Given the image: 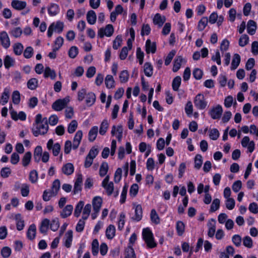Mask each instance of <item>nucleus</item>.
I'll return each instance as SVG.
<instances>
[{
  "label": "nucleus",
  "instance_id": "f257e3e1",
  "mask_svg": "<svg viewBox=\"0 0 258 258\" xmlns=\"http://www.w3.org/2000/svg\"><path fill=\"white\" fill-rule=\"evenodd\" d=\"M142 236L148 248H153L156 247L157 243L154 240L153 234L149 228L143 229Z\"/></svg>",
  "mask_w": 258,
  "mask_h": 258
},
{
  "label": "nucleus",
  "instance_id": "f03ea898",
  "mask_svg": "<svg viewBox=\"0 0 258 258\" xmlns=\"http://www.w3.org/2000/svg\"><path fill=\"white\" fill-rule=\"evenodd\" d=\"M48 130V120L46 117L43 118V123L37 125L35 128H32V133L35 137L40 135L46 134Z\"/></svg>",
  "mask_w": 258,
  "mask_h": 258
},
{
  "label": "nucleus",
  "instance_id": "7ed1b4c3",
  "mask_svg": "<svg viewBox=\"0 0 258 258\" xmlns=\"http://www.w3.org/2000/svg\"><path fill=\"white\" fill-rule=\"evenodd\" d=\"M194 104L195 106L200 110L204 109L207 106V102L205 100L204 95L201 93L196 96Z\"/></svg>",
  "mask_w": 258,
  "mask_h": 258
},
{
  "label": "nucleus",
  "instance_id": "20e7f679",
  "mask_svg": "<svg viewBox=\"0 0 258 258\" xmlns=\"http://www.w3.org/2000/svg\"><path fill=\"white\" fill-rule=\"evenodd\" d=\"M69 101L67 97L57 99L52 104V108L55 111H61L67 106Z\"/></svg>",
  "mask_w": 258,
  "mask_h": 258
},
{
  "label": "nucleus",
  "instance_id": "39448f33",
  "mask_svg": "<svg viewBox=\"0 0 258 258\" xmlns=\"http://www.w3.org/2000/svg\"><path fill=\"white\" fill-rule=\"evenodd\" d=\"M114 32V28L112 25L108 24L105 28H101L98 32V36L102 38L104 36L110 37Z\"/></svg>",
  "mask_w": 258,
  "mask_h": 258
},
{
  "label": "nucleus",
  "instance_id": "423d86ee",
  "mask_svg": "<svg viewBox=\"0 0 258 258\" xmlns=\"http://www.w3.org/2000/svg\"><path fill=\"white\" fill-rule=\"evenodd\" d=\"M128 168L129 163L126 162L121 167L116 169L114 177H121L122 175L126 177L128 173Z\"/></svg>",
  "mask_w": 258,
  "mask_h": 258
},
{
  "label": "nucleus",
  "instance_id": "0eeeda50",
  "mask_svg": "<svg viewBox=\"0 0 258 258\" xmlns=\"http://www.w3.org/2000/svg\"><path fill=\"white\" fill-rule=\"evenodd\" d=\"M223 109L220 105L213 107L209 112V115L213 119H219L222 114Z\"/></svg>",
  "mask_w": 258,
  "mask_h": 258
},
{
  "label": "nucleus",
  "instance_id": "6e6552de",
  "mask_svg": "<svg viewBox=\"0 0 258 258\" xmlns=\"http://www.w3.org/2000/svg\"><path fill=\"white\" fill-rule=\"evenodd\" d=\"M241 143L243 147L247 148L249 152L252 153L254 151L255 147L254 142L253 141H250L248 137H244L241 140Z\"/></svg>",
  "mask_w": 258,
  "mask_h": 258
},
{
  "label": "nucleus",
  "instance_id": "1a4fd4ad",
  "mask_svg": "<svg viewBox=\"0 0 258 258\" xmlns=\"http://www.w3.org/2000/svg\"><path fill=\"white\" fill-rule=\"evenodd\" d=\"M109 178H104L102 182V186L106 190L108 196H111L114 190V184L109 181Z\"/></svg>",
  "mask_w": 258,
  "mask_h": 258
},
{
  "label": "nucleus",
  "instance_id": "9d476101",
  "mask_svg": "<svg viewBox=\"0 0 258 258\" xmlns=\"http://www.w3.org/2000/svg\"><path fill=\"white\" fill-rule=\"evenodd\" d=\"M0 40L2 45L6 49L9 48L10 46V40L7 33L6 31H3L0 34Z\"/></svg>",
  "mask_w": 258,
  "mask_h": 258
},
{
  "label": "nucleus",
  "instance_id": "9b49d317",
  "mask_svg": "<svg viewBox=\"0 0 258 258\" xmlns=\"http://www.w3.org/2000/svg\"><path fill=\"white\" fill-rule=\"evenodd\" d=\"M10 114L11 118L15 121H17L18 119L24 121L26 119V114L23 111H20L18 114L17 111L13 110H11Z\"/></svg>",
  "mask_w": 258,
  "mask_h": 258
},
{
  "label": "nucleus",
  "instance_id": "f8f14e48",
  "mask_svg": "<svg viewBox=\"0 0 258 258\" xmlns=\"http://www.w3.org/2000/svg\"><path fill=\"white\" fill-rule=\"evenodd\" d=\"M83 137V133L81 130L78 131L74 138L73 143V149L75 150L77 149L82 140Z\"/></svg>",
  "mask_w": 258,
  "mask_h": 258
},
{
  "label": "nucleus",
  "instance_id": "ddd939ff",
  "mask_svg": "<svg viewBox=\"0 0 258 258\" xmlns=\"http://www.w3.org/2000/svg\"><path fill=\"white\" fill-rule=\"evenodd\" d=\"M61 171L65 175L67 176L70 175L74 172V165L71 163H67L63 165L61 168Z\"/></svg>",
  "mask_w": 258,
  "mask_h": 258
},
{
  "label": "nucleus",
  "instance_id": "4468645a",
  "mask_svg": "<svg viewBox=\"0 0 258 258\" xmlns=\"http://www.w3.org/2000/svg\"><path fill=\"white\" fill-rule=\"evenodd\" d=\"M59 12V7L57 4L51 3L48 7V13L50 16L56 15Z\"/></svg>",
  "mask_w": 258,
  "mask_h": 258
},
{
  "label": "nucleus",
  "instance_id": "2eb2a0df",
  "mask_svg": "<svg viewBox=\"0 0 258 258\" xmlns=\"http://www.w3.org/2000/svg\"><path fill=\"white\" fill-rule=\"evenodd\" d=\"M36 226L34 224H32L30 225L27 232V238L30 240H33L36 236Z\"/></svg>",
  "mask_w": 258,
  "mask_h": 258
},
{
  "label": "nucleus",
  "instance_id": "dca6fc26",
  "mask_svg": "<svg viewBox=\"0 0 258 258\" xmlns=\"http://www.w3.org/2000/svg\"><path fill=\"white\" fill-rule=\"evenodd\" d=\"M247 31L249 34L252 35L255 34L256 30V23L255 21L250 20L247 22Z\"/></svg>",
  "mask_w": 258,
  "mask_h": 258
},
{
  "label": "nucleus",
  "instance_id": "f3484780",
  "mask_svg": "<svg viewBox=\"0 0 258 258\" xmlns=\"http://www.w3.org/2000/svg\"><path fill=\"white\" fill-rule=\"evenodd\" d=\"M156 51V45L155 42L151 43L150 39H147L146 42V53L149 54L150 52L152 53H155Z\"/></svg>",
  "mask_w": 258,
  "mask_h": 258
},
{
  "label": "nucleus",
  "instance_id": "a211bd4d",
  "mask_svg": "<svg viewBox=\"0 0 258 258\" xmlns=\"http://www.w3.org/2000/svg\"><path fill=\"white\" fill-rule=\"evenodd\" d=\"M115 227L113 225H109L105 231L106 236L108 239H112L115 235Z\"/></svg>",
  "mask_w": 258,
  "mask_h": 258
},
{
  "label": "nucleus",
  "instance_id": "6ab92c4d",
  "mask_svg": "<svg viewBox=\"0 0 258 258\" xmlns=\"http://www.w3.org/2000/svg\"><path fill=\"white\" fill-rule=\"evenodd\" d=\"M64 245L67 248H70L73 240V231L69 230L65 234Z\"/></svg>",
  "mask_w": 258,
  "mask_h": 258
},
{
  "label": "nucleus",
  "instance_id": "aec40b11",
  "mask_svg": "<svg viewBox=\"0 0 258 258\" xmlns=\"http://www.w3.org/2000/svg\"><path fill=\"white\" fill-rule=\"evenodd\" d=\"M102 203V199L100 197H95L92 201L93 211L99 212Z\"/></svg>",
  "mask_w": 258,
  "mask_h": 258
},
{
  "label": "nucleus",
  "instance_id": "412c9836",
  "mask_svg": "<svg viewBox=\"0 0 258 258\" xmlns=\"http://www.w3.org/2000/svg\"><path fill=\"white\" fill-rule=\"evenodd\" d=\"M144 72L145 75L148 77H150L153 75V68L150 62H146L144 63Z\"/></svg>",
  "mask_w": 258,
  "mask_h": 258
},
{
  "label": "nucleus",
  "instance_id": "4be33fe9",
  "mask_svg": "<svg viewBox=\"0 0 258 258\" xmlns=\"http://www.w3.org/2000/svg\"><path fill=\"white\" fill-rule=\"evenodd\" d=\"M11 5L15 9L20 11L26 8V3L23 1H13Z\"/></svg>",
  "mask_w": 258,
  "mask_h": 258
},
{
  "label": "nucleus",
  "instance_id": "5701e85b",
  "mask_svg": "<svg viewBox=\"0 0 258 258\" xmlns=\"http://www.w3.org/2000/svg\"><path fill=\"white\" fill-rule=\"evenodd\" d=\"M87 20L88 23L93 25L96 21V15L93 10H90L88 12L86 16Z\"/></svg>",
  "mask_w": 258,
  "mask_h": 258
},
{
  "label": "nucleus",
  "instance_id": "b1692460",
  "mask_svg": "<svg viewBox=\"0 0 258 258\" xmlns=\"http://www.w3.org/2000/svg\"><path fill=\"white\" fill-rule=\"evenodd\" d=\"M135 215L132 219L136 221H140L143 217V211L141 205H138L135 208Z\"/></svg>",
  "mask_w": 258,
  "mask_h": 258
},
{
  "label": "nucleus",
  "instance_id": "393cba45",
  "mask_svg": "<svg viewBox=\"0 0 258 258\" xmlns=\"http://www.w3.org/2000/svg\"><path fill=\"white\" fill-rule=\"evenodd\" d=\"M73 210V207L71 205H67L62 212L60 213V216L62 218H66L72 214Z\"/></svg>",
  "mask_w": 258,
  "mask_h": 258
},
{
  "label": "nucleus",
  "instance_id": "a878e982",
  "mask_svg": "<svg viewBox=\"0 0 258 258\" xmlns=\"http://www.w3.org/2000/svg\"><path fill=\"white\" fill-rule=\"evenodd\" d=\"M240 62V56L238 53L233 55L231 64V69L232 70L237 68Z\"/></svg>",
  "mask_w": 258,
  "mask_h": 258
},
{
  "label": "nucleus",
  "instance_id": "bb28decb",
  "mask_svg": "<svg viewBox=\"0 0 258 258\" xmlns=\"http://www.w3.org/2000/svg\"><path fill=\"white\" fill-rule=\"evenodd\" d=\"M96 95L92 92H89L86 96V103L88 106H92L95 102Z\"/></svg>",
  "mask_w": 258,
  "mask_h": 258
},
{
  "label": "nucleus",
  "instance_id": "cd10ccee",
  "mask_svg": "<svg viewBox=\"0 0 258 258\" xmlns=\"http://www.w3.org/2000/svg\"><path fill=\"white\" fill-rule=\"evenodd\" d=\"M98 132V128L97 126H94L92 127L88 134V140L90 142H93L97 135Z\"/></svg>",
  "mask_w": 258,
  "mask_h": 258
},
{
  "label": "nucleus",
  "instance_id": "c85d7f7f",
  "mask_svg": "<svg viewBox=\"0 0 258 258\" xmlns=\"http://www.w3.org/2000/svg\"><path fill=\"white\" fill-rule=\"evenodd\" d=\"M183 58L181 56H178L174 60L172 71L173 72H177L181 67Z\"/></svg>",
  "mask_w": 258,
  "mask_h": 258
},
{
  "label": "nucleus",
  "instance_id": "c756f323",
  "mask_svg": "<svg viewBox=\"0 0 258 258\" xmlns=\"http://www.w3.org/2000/svg\"><path fill=\"white\" fill-rule=\"evenodd\" d=\"M56 73L54 70L51 69L49 67H46L45 68L44 72V78L50 77L51 79L54 80L56 77Z\"/></svg>",
  "mask_w": 258,
  "mask_h": 258
},
{
  "label": "nucleus",
  "instance_id": "7c9ffc66",
  "mask_svg": "<svg viewBox=\"0 0 258 258\" xmlns=\"http://www.w3.org/2000/svg\"><path fill=\"white\" fill-rule=\"evenodd\" d=\"M4 63L5 68L9 69L10 67L14 66L15 60L10 55H7L4 59Z\"/></svg>",
  "mask_w": 258,
  "mask_h": 258
},
{
  "label": "nucleus",
  "instance_id": "2f4dec72",
  "mask_svg": "<svg viewBox=\"0 0 258 258\" xmlns=\"http://www.w3.org/2000/svg\"><path fill=\"white\" fill-rule=\"evenodd\" d=\"M115 81L112 76L108 75L105 79V84L108 89L113 88L115 87Z\"/></svg>",
  "mask_w": 258,
  "mask_h": 258
},
{
  "label": "nucleus",
  "instance_id": "473e14b6",
  "mask_svg": "<svg viewBox=\"0 0 258 258\" xmlns=\"http://www.w3.org/2000/svg\"><path fill=\"white\" fill-rule=\"evenodd\" d=\"M49 220L48 219H44L41 223L39 227V231L40 233L45 234L47 231L48 228V225L49 224Z\"/></svg>",
  "mask_w": 258,
  "mask_h": 258
},
{
  "label": "nucleus",
  "instance_id": "72a5a7b5",
  "mask_svg": "<svg viewBox=\"0 0 258 258\" xmlns=\"http://www.w3.org/2000/svg\"><path fill=\"white\" fill-rule=\"evenodd\" d=\"M125 258H136L134 248L132 245H128L125 250Z\"/></svg>",
  "mask_w": 258,
  "mask_h": 258
},
{
  "label": "nucleus",
  "instance_id": "f704fd0d",
  "mask_svg": "<svg viewBox=\"0 0 258 258\" xmlns=\"http://www.w3.org/2000/svg\"><path fill=\"white\" fill-rule=\"evenodd\" d=\"M208 19L207 17H203L199 21L198 25V29L199 31H202L206 28L208 24Z\"/></svg>",
  "mask_w": 258,
  "mask_h": 258
},
{
  "label": "nucleus",
  "instance_id": "c9c22d12",
  "mask_svg": "<svg viewBox=\"0 0 258 258\" xmlns=\"http://www.w3.org/2000/svg\"><path fill=\"white\" fill-rule=\"evenodd\" d=\"M83 178H77L74 184L73 194L76 195L82 190V184L83 182Z\"/></svg>",
  "mask_w": 258,
  "mask_h": 258
},
{
  "label": "nucleus",
  "instance_id": "e433bc0d",
  "mask_svg": "<svg viewBox=\"0 0 258 258\" xmlns=\"http://www.w3.org/2000/svg\"><path fill=\"white\" fill-rule=\"evenodd\" d=\"M10 96V91L9 89L6 88L4 89V92L2 94L1 97V103L3 105H5L8 103Z\"/></svg>",
  "mask_w": 258,
  "mask_h": 258
},
{
  "label": "nucleus",
  "instance_id": "4c0bfd02",
  "mask_svg": "<svg viewBox=\"0 0 258 258\" xmlns=\"http://www.w3.org/2000/svg\"><path fill=\"white\" fill-rule=\"evenodd\" d=\"M109 127V123L106 119H104L101 123L99 128V134L101 135H104Z\"/></svg>",
  "mask_w": 258,
  "mask_h": 258
},
{
  "label": "nucleus",
  "instance_id": "58836bf2",
  "mask_svg": "<svg viewBox=\"0 0 258 258\" xmlns=\"http://www.w3.org/2000/svg\"><path fill=\"white\" fill-rule=\"evenodd\" d=\"M16 220L17 230H22L24 227V221L22 219L21 214H18L16 215Z\"/></svg>",
  "mask_w": 258,
  "mask_h": 258
},
{
  "label": "nucleus",
  "instance_id": "ea45409f",
  "mask_svg": "<svg viewBox=\"0 0 258 258\" xmlns=\"http://www.w3.org/2000/svg\"><path fill=\"white\" fill-rule=\"evenodd\" d=\"M181 79L180 76H176L175 77L172 83V89L174 91H177L179 89V87L181 84Z\"/></svg>",
  "mask_w": 258,
  "mask_h": 258
},
{
  "label": "nucleus",
  "instance_id": "a19ab883",
  "mask_svg": "<svg viewBox=\"0 0 258 258\" xmlns=\"http://www.w3.org/2000/svg\"><path fill=\"white\" fill-rule=\"evenodd\" d=\"M165 21V17H164V19H163L160 14L159 13L156 14L153 18V23L156 25H158L159 27H161L164 24Z\"/></svg>",
  "mask_w": 258,
  "mask_h": 258
},
{
  "label": "nucleus",
  "instance_id": "79ce46f5",
  "mask_svg": "<svg viewBox=\"0 0 258 258\" xmlns=\"http://www.w3.org/2000/svg\"><path fill=\"white\" fill-rule=\"evenodd\" d=\"M176 229L177 234L179 236H181L184 232L185 225L184 223L181 221H177L176 224Z\"/></svg>",
  "mask_w": 258,
  "mask_h": 258
},
{
  "label": "nucleus",
  "instance_id": "37998d69",
  "mask_svg": "<svg viewBox=\"0 0 258 258\" xmlns=\"http://www.w3.org/2000/svg\"><path fill=\"white\" fill-rule=\"evenodd\" d=\"M108 170V164L106 162H103L100 167L99 175L100 176H104Z\"/></svg>",
  "mask_w": 258,
  "mask_h": 258
},
{
  "label": "nucleus",
  "instance_id": "c03bdc74",
  "mask_svg": "<svg viewBox=\"0 0 258 258\" xmlns=\"http://www.w3.org/2000/svg\"><path fill=\"white\" fill-rule=\"evenodd\" d=\"M23 45L21 43H16L13 45L14 53L17 55H21L23 50Z\"/></svg>",
  "mask_w": 258,
  "mask_h": 258
},
{
  "label": "nucleus",
  "instance_id": "a18cd8bd",
  "mask_svg": "<svg viewBox=\"0 0 258 258\" xmlns=\"http://www.w3.org/2000/svg\"><path fill=\"white\" fill-rule=\"evenodd\" d=\"M125 215L124 213H121L119 215V220L118 221V229L121 231L124 227L125 224Z\"/></svg>",
  "mask_w": 258,
  "mask_h": 258
},
{
  "label": "nucleus",
  "instance_id": "49530a36",
  "mask_svg": "<svg viewBox=\"0 0 258 258\" xmlns=\"http://www.w3.org/2000/svg\"><path fill=\"white\" fill-rule=\"evenodd\" d=\"M56 195L54 194L51 190H45L43 191L42 195V199L44 201H48L50 200V198L52 197L55 196Z\"/></svg>",
  "mask_w": 258,
  "mask_h": 258
},
{
  "label": "nucleus",
  "instance_id": "de8ad7c7",
  "mask_svg": "<svg viewBox=\"0 0 258 258\" xmlns=\"http://www.w3.org/2000/svg\"><path fill=\"white\" fill-rule=\"evenodd\" d=\"M119 79L121 83H124L128 81L129 79V74L127 70L121 71L119 75Z\"/></svg>",
  "mask_w": 258,
  "mask_h": 258
},
{
  "label": "nucleus",
  "instance_id": "09e8293b",
  "mask_svg": "<svg viewBox=\"0 0 258 258\" xmlns=\"http://www.w3.org/2000/svg\"><path fill=\"white\" fill-rule=\"evenodd\" d=\"M84 203L83 201H80L75 207L74 211V216L76 217L80 216L81 211L83 209Z\"/></svg>",
  "mask_w": 258,
  "mask_h": 258
},
{
  "label": "nucleus",
  "instance_id": "8fccbe9b",
  "mask_svg": "<svg viewBox=\"0 0 258 258\" xmlns=\"http://www.w3.org/2000/svg\"><path fill=\"white\" fill-rule=\"evenodd\" d=\"M209 138L212 140H216L220 136V133L217 128L210 129Z\"/></svg>",
  "mask_w": 258,
  "mask_h": 258
},
{
  "label": "nucleus",
  "instance_id": "3c124183",
  "mask_svg": "<svg viewBox=\"0 0 258 258\" xmlns=\"http://www.w3.org/2000/svg\"><path fill=\"white\" fill-rule=\"evenodd\" d=\"M249 41V37L246 34L242 35L239 39V45L241 47H244L246 45Z\"/></svg>",
  "mask_w": 258,
  "mask_h": 258
},
{
  "label": "nucleus",
  "instance_id": "603ef678",
  "mask_svg": "<svg viewBox=\"0 0 258 258\" xmlns=\"http://www.w3.org/2000/svg\"><path fill=\"white\" fill-rule=\"evenodd\" d=\"M78 127V122L76 120H73L68 126V132L70 134L74 133Z\"/></svg>",
  "mask_w": 258,
  "mask_h": 258
},
{
  "label": "nucleus",
  "instance_id": "864d4df0",
  "mask_svg": "<svg viewBox=\"0 0 258 258\" xmlns=\"http://www.w3.org/2000/svg\"><path fill=\"white\" fill-rule=\"evenodd\" d=\"M150 218L152 222L156 224L160 223L159 217L155 209H152L151 211Z\"/></svg>",
  "mask_w": 258,
  "mask_h": 258
},
{
  "label": "nucleus",
  "instance_id": "5fc2aeb1",
  "mask_svg": "<svg viewBox=\"0 0 258 258\" xmlns=\"http://www.w3.org/2000/svg\"><path fill=\"white\" fill-rule=\"evenodd\" d=\"M202 156L200 154H197L195 158V165L194 167L197 169H199L202 165L203 159Z\"/></svg>",
  "mask_w": 258,
  "mask_h": 258
},
{
  "label": "nucleus",
  "instance_id": "6e6d98bb",
  "mask_svg": "<svg viewBox=\"0 0 258 258\" xmlns=\"http://www.w3.org/2000/svg\"><path fill=\"white\" fill-rule=\"evenodd\" d=\"M38 86V80L36 78H31L27 82V87L29 89L35 90Z\"/></svg>",
  "mask_w": 258,
  "mask_h": 258
},
{
  "label": "nucleus",
  "instance_id": "4d7b16f0",
  "mask_svg": "<svg viewBox=\"0 0 258 258\" xmlns=\"http://www.w3.org/2000/svg\"><path fill=\"white\" fill-rule=\"evenodd\" d=\"M22 30L20 27H16L11 30L10 31V34L11 36L15 38H18L21 36L22 34Z\"/></svg>",
  "mask_w": 258,
  "mask_h": 258
},
{
  "label": "nucleus",
  "instance_id": "13d9d810",
  "mask_svg": "<svg viewBox=\"0 0 258 258\" xmlns=\"http://www.w3.org/2000/svg\"><path fill=\"white\" fill-rule=\"evenodd\" d=\"M31 153L30 152H26L23 156L22 162L24 166H27L30 163L31 159Z\"/></svg>",
  "mask_w": 258,
  "mask_h": 258
},
{
  "label": "nucleus",
  "instance_id": "bf43d9fd",
  "mask_svg": "<svg viewBox=\"0 0 258 258\" xmlns=\"http://www.w3.org/2000/svg\"><path fill=\"white\" fill-rule=\"evenodd\" d=\"M243 244L244 246L250 248L253 246L252 240L248 236H246L243 238Z\"/></svg>",
  "mask_w": 258,
  "mask_h": 258
},
{
  "label": "nucleus",
  "instance_id": "052dcab7",
  "mask_svg": "<svg viewBox=\"0 0 258 258\" xmlns=\"http://www.w3.org/2000/svg\"><path fill=\"white\" fill-rule=\"evenodd\" d=\"M79 53L78 48L76 46H72L68 52V54L70 57L75 58Z\"/></svg>",
  "mask_w": 258,
  "mask_h": 258
},
{
  "label": "nucleus",
  "instance_id": "680f3d73",
  "mask_svg": "<svg viewBox=\"0 0 258 258\" xmlns=\"http://www.w3.org/2000/svg\"><path fill=\"white\" fill-rule=\"evenodd\" d=\"M60 183L59 180L58 179H55L52 183L50 190L57 195V192L60 188Z\"/></svg>",
  "mask_w": 258,
  "mask_h": 258
},
{
  "label": "nucleus",
  "instance_id": "e2e57ef3",
  "mask_svg": "<svg viewBox=\"0 0 258 258\" xmlns=\"http://www.w3.org/2000/svg\"><path fill=\"white\" fill-rule=\"evenodd\" d=\"M220 201L218 199H215L213 200L212 205H211L210 211L212 212L217 211L220 207Z\"/></svg>",
  "mask_w": 258,
  "mask_h": 258
},
{
  "label": "nucleus",
  "instance_id": "0e129e2a",
  "mask_svg": "<svg viewBox=\"0 0 258 258\" xmlns=\"http://www.w3.org/2000/svg\"><path fill=\"white\" fill-rule=\"evenodd\" d=\"M122 38L121 36L118 35L113 42V48L115 50L117 49L121 44Z\"/></svg>",
  "mask_w": 258,
  "mask_h": 258
},
{
  "label": "nucleus",
  "instance_id": "69168bd1",
  "mask_svg": "<svg viewBox=\"0 0 258 258\" xmlns=\"http://www.w3.org/2000/svg\"><path fill=\"white\" fill-rule=\"evenodd\" d=\"M59 227V222L58 218L52 220L50 224V227L51 230L56 231Z\"/></svg>",
  "mask_w": 258,
  "mask_h": 258
},
{
  "label": "nucleus",
  "instance_id": "338daca9",
  "mask_svg": "<svg viewBox=\"0 0 258 258\" xmlns=\"http://www.w3.org/2000/svg\"><path fill=\"white\" fill-rule=\"evenodd\" d=\"M33 52V48L31 46H28L25 49L23 55L26 58H30L32 56Z\"/></svg>",
  "mask_w": 258,
  "mask_h": 258
},
{
  "label": "nucleus",
  "instance_id": "774afa93",
  "mask_svg": "<svg viewBox=\"0 0 258 258\" xmlns=\"http://www.w3.org/2000/svg\"><path fill=\"white\" fill-rule=\"evenodd\" d=\"M241 237L238 234L234 235L232 237V241L233 243L237 247H239L241 245Z\"/></svg>",
  "mask_w": 258,
  "mask_h": 258
}]
</instances>
